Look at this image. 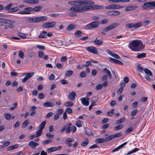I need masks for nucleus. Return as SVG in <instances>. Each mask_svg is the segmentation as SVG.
<instances>
[{
    "label": "nucleus",
    "mask_w": 155,
    "mask_h": 155,
    "mask_svg": "<svg viewBox=\"0 0 155 155\" xmlns=\"http://www.w3.org/2000/svg\"><path fill=\"white\" fill-rule=\"evenodd\" d=\"M34 74V72H31L25 74L26 76L25 78L22 80V82L23 83L25 82L27 80L31 78Z\"/></svg>",
    "instance_id": "nucleus-9"
},
{
    "label": "nucleus",
    "mask_w": 155,
    "mask_h": 155,
    "mask_svg": "<svg viewBox=\"0 0 155 155\" xmlns=\"http://www.w3.org/2000/svg\"><path fill=\"white\" fill-rule=\"evenodd\" d=\"M10 143L9 141H5L3 143V146L1 147L2 148L6 147L8 146Z\"/></svg>",
    "instance_id": "nucleus-51"
},
{
    "label": "nucleus",
    "mask_w": 155,
    "mask_h": 155,
    "mask_svg": "<svg viewBox=\"0 0 155 155\" xmlns=\"http://www.w3.org/2000/svg\"><path fill=\"white\" fill-rule=\"evenodd\" d=\"M111 56L117 59H119L120 58V57L117 54L115 53L114 52H113V54H112Z\"/></svg>",
    "instance_id": "nucleus-61"
},
{
    "label": "nucleus",
    "mask_w": 155,
    "mask_h": 155,
    "mask_svg": "<svg viewBox=\"0 0 155 155\" xmlns=\"http://www.w3.org/2000/svg\"><path fill=\"white\" fill-rule=\"evenodd\" d=\"M7 21H8V19L4 18H0V23H4L6 24V23H8Z\"/></svg>",
    "instance_id": "nucleus-36"
},
{
    "label": "nucleus",
    "mask_w": 155,
    "mask_h": 155,
    "mask_svg": "<svg viewBox=\"0 0 155 155\" xmlns=\"http://www.w3.org/2000/svg\"><path fill=\"white\" fill-rule=\"evenodd\" d=\"M139 150V149H138V148H135V149L132 150L128 152V153H127V154L129 155L132 154L133 153H135L138 150Z\"/></svg>",
    "instance_id": "nucleus-42"
},
{
    "label": "nucleus",
    "mask_w": 155,
    "mask_h": 155,
    "mask_svg": "<svg viewBox=\"0 0 155 155\" xmlns=\"http://www.w3.org/2000/svg\"><path fill=\"white\" fill-rule=\"evenodd\" d=\"M71 124L70 123L68 124L65 125L66 127V133L67 134L69 133L71 131Z\"/></svg>",
    "instance_id": "nucleus-16"
},
{
    "label": "nucleus",
    "mask_w": 155,
    "mask_h": 155,
    "mask_svg": "<svg viewBox=\"0 0 155 155\" xmlns=\"http://www.w3.org/2000/svg\"><path fill=\"white\" fill-rule=\"evenodd\" d=\"M91 101H92V102L89 107V110H91L93 106L96 105L95 102V101H93L92 100Z\"/></svg>",
    "instance_id": "nucleus-60"
},
{
    "label": "nucleus",
    "mask_w": 155,
    "mask_h": 155,
    "mask_svg": "<svg viewBox=\"0 0 155 155\" xmlns=\"http://www.w3.org/2000/svg\"><path fill=\"white\" fill-rule=\"evenodd\" d=\"M42 8V7L41 6H38L35 7L34 8H32V11H35V12H37L40 11L41 9Z\"/></svg>",
    "instance_id": "nucleus-25"
},
{
    "label": "nucleus",
    "mask_w": 155,
    "mask_h": 155,
    "mask_svg": "<svg viewBox=\"0 0 155 155\" xmlns=\"http://www.w3.org/2000/svg\"><path fill=\"white\" fill-rule=\"evenodd\" d=\"M53 103L49 102H47L43 104V106L45 107H52L54 106Z\"/></svg>",
    "instance_id": "nucleus-23"
},
{
    "label": "nucleus",
    "mask_w": 155,
    "mask_h": 155,
    "mask_svg": "<svg viewBox=\"0 0 155 155\" xmlns=\"http://www.w3.org/2000/svg\"><path fill=\"white\" fill-rule=\"evenodd\" d=\"M39 145V144L38 143L33 141H30L28 143V145L34 150H35L36 147Z\"/></svg>",
    "instance_id": "nucleus-13"
},
{
    "label": "nucleus",
    "mask_w": 155,
    "mask_h": 155,
    "mask_svg": "<svg viewBox=\"0 0 155 155\" xmlns=\"http://www.w3.org/2000/svg\"><path fill=\"white\" fill-rule=\"evenodd\" d=\"M42 130L40 129L37 131L35 134L36 137H38L40 136L42 134Z\"/></svg>",
    "instance_id": "nucleus-34"
},
{
    "label": "nucleus",
    "mask_w": 155,
    "mask_h": 155,
    "mask_svg": "<svg viewBox=\"0 0 155 155\" xmlns=\"http://www.w3.org/2000/svg\"><path fill=\"white\" fill-rule=\"evenodd\" d=\"M88 139H86L85 141L84 142H83L81 143V146L83 147L86 146L88 143Z\"/></svg>",
    "instance_id": "nucleus-53"
},
{
    "label": "nucleus",
    "mask_w": 155,
    "mask_h": 155,
    "mask_svg": "<svg viewBox=\"0 0 155 155\" xmlns=\"http://www.w3.org/2000/svg\"><path fill=\"white\" fill-rule=\"evenodd\" d=\"M8 21H7V23L6 24H9L8 27L10 28H13L14 27V26L12 25V24L15 22L13 20H10L8 19Z\"/></svg>",
    "instance_id": "nucleus-21"
},
{
    "label": "nucleus",
    "mask_w": 155,
    "mask_h": 155,
    "mask_svg": "<svg viewBox=\"0 0 155 155\" xmlns=\"http://www.w3.org/2000/svg\"><path fill=\"white\" fill-rule=\"evenodd\" d=\"M74 141V139L71 138H68L65 141V143L66 144H68Z\"/></svg>",
    "instance_id": "nucleus-37"
},
{
    "label": "nucleus",
    "mask_w": 155,
    "mask_h": 155,
    "mask_svg": "<svg viewBox=\"0 0 155 155\" xmlns=\"http://www.w3.org/2000/svg\"><path fill=\"white\" fill-rule=\"evenodd\" d=\"M127 143V142H126L119 146L118 147L115 148L112 150V152H114L118 150H119L124 147V146L126 145Z\"/></svg>",
    "instance_id": "nucleus-18"
},
{
    "label": "nucleus",
    "mask_w": 155,
    "mask_h": 155,
    "mask_svg": "<svg viewBox=\"0 0 155 155\" xmlns=\"http://www.w3.org/2000/svg\"><path fill=\"white\" fill-rule=\"evenodd\" d=\"M105 141H106L105 139L104 138H97L95 140V142L97 143H102Z\"/></svg>",
    "instance_id": "nucleus-26"
},
{
    "label": "nucleus",
    "mask_w": 155,
    "mask_h": 155,
    "mask_svg": "<svg viewBox=\"0 0 155 155\" xmlns=\"http://www.w3.org/2000/svg\"><path fill=\"white\" fill-rule=\"evenodd\" d=\"M146 79L150 81H153L154 79V78L153 77L151 71L148 69L146 68Z\"/></svg>",
    "instance_id": "nucleus-5"
},
{
    "label": "nucleus",
    "mask_w": 155,
    "mask_h": 155,
    "mask_svg": "<svg viewBox=\"0 0 155 155\" xmlns=\"http://www.w3.org/2000/svg\"><path fill=\"white\" fill-rule=\"evenodd\" d=\"M99 25V23L97 21H93L85 26L87 29H90L97 27Z\"/></svg>",
    "instance_id": "nucleus-4"
},
{
    "label": "nucleus",
    "mask_w": 155,
    "mask_h": 155,
    "mask_svg": "<svg viewBox=\"0 0 155 155\" xmlns=\"http://www.w3.org/2000/svg\"><path fill=\"white\" fill-rule=\"evenodd\" d=\"M106 9H114V4H111L106 6L105 7Z\"/></svg>",
    "instance_id": "nucleus-48"
},
{
    "label": "nucleus",
    "mask_w": 155,
    "mask_h": 155,
    "mask_svg": "<svg viewBox=\"0 0 155 155\" xmlns=\"http://www.w3.org/2000/svg\"><path fill=\"white\" fill-rule=\"evenodd\" d=\"M123 127V126L122 125H119L115 127L114 128L115 130H117L121 129Z\"/></svg>",
    "instance_id": "nucleus-55"
},
{
    "label": "nucleus",
    "mask_w": 155,
    "mask_h": 155,
    "mask_svg": "<svg viewBox=\"0 0 155 155\" xmlns=\"http://www.w3.org/2000/svg\"><path fill=\"white\" fill-rule=\"evenodd\" d=\"M74 105V103L71 101L67 102L65 104V106L66 107L73 106Z\"/></svg>",
    "instance_id": "nucleus-30"
},
{
    "label": "nucleus",
    "mask_w": 155,
    "mask_h": 155,
    "mask_svg": "<svg viewBox=\"0 0 155 155\" xmlns=\"http://www.w3.org/2000/svg\"><path fill=\"white\" fill-rule=\"evenodd\" d=\"M75 27V25L72 24H71L68 25L67 27V29L68 31H70L73 29Z\"/></svg>",
    "instance_id": "nucleus-29"
},
{
    "label": "nucleus",
    "mask_w": 155,
    "mask_h": 155,
    "mask_svg": "<svg viewBox=\"0 0 155 155\" xmlns=\"http://www.w3.org/2000/svg\"><path fill=\"white\" fill-rule=\"evenodd\" d=\"M114 138V135H111L106 137L105 139L106 141H108Z\"/></svg>",
    "instance_id": "nucleus-47"
},
{
    "label": "nucleus",
    "mask_w": 155,
    "mask_h": 155,
    "mask_svg": "<svg viewBox=\"0 0 155 155\" xmlns=\"http://www.w3.org/2000/svg\"><path fill=\"white\" fill-rule=\"evenodd\" d=\"M19 8L18 7L11 8L8 10V12L10 13L15 12L18 10Z\"/></svg>",
    "instance_id": "nucleus-27"
},
{
    "label": "nucleus",
    "mask_w": 155,
    "mask_h": 155,
    "mask_svg": "<svg viewBox=\"0 0 155 155\" xmlns=\"http://www.w3.org/2000/svg\"><path fill=\"white\" fill-rule=\"evenodd\" d=\"M94 4L93 1L91 0H85L86 5H91Z\"/></svg>",
    "instance_id": "nucleus-49"
},
{
    "label": "nucleus",
    "mask_w": 155,
    "mask_h": 155,
    "mask_svg": "<svg viewBox=\"0 0 155 155\" xmlns=\"http://www.w3.org/2000/svg\"><path fill=\"white\" fill-rule=\"evenodd\" d=\"M109 2H111L114 3L118 2H129L128 0H108Z\"/></svg>",
    "instance_id": "nucleus-24"
},
{
    "label": "nucleus",
    "mask_w": 155,
    "mask_h": 155,
    "mask_svg": "<svg viewBox=\"0 0 155 155\" xmlns=\"http://www.w3.org/2000/svg\"><path fill=\"white\" fill-rule=\"evenodd\" d=\"M133 130V128L132 127H130L127 128L125 131V132L126 133H130Z\"/></svg>",
    "instance_id": "nucleus-59"
},
{
    "label": "nucleus",
    "mask_w": 155,
    "mask_h": 155,
    "mask_svg": "<svg viewBox=\"0 0 155 155\" xmlns=\"http://www.w3.org/2000/svg\"><path fill=\"white\" fill-rule=\"evenodd\" d=\"M134 6H129L126 8L125 9V11H128L131 10H134Z\"/></svg>",
    "instance_id": "nucleus-50"
},
{
    "label": "nucleus",
    "mask_w": 155,
    "mask_h": 155,
    "mask_svg": "<svg viewBox=\"0 0 155 155\" xmlns=\"http://www.w3.org/2000/svg\"><path fill=\"white\" fill-rule=\"evenodd\" d=\"M93 41L96 45L98 46L101 45L103 43L102 40H101L100 39H97V38L94 41Z\"/></svg>",
    "instance_id": "nucleus-20"
},
{
    "label": "nucleus",
    "mask_w": 155,
    "mask_h": 155,
    "mask_svg": "<svg viewBox=\"0 0 155 155\" xmlns=\"http://www.w3.org/2000/svg\"><path fill=\"white\" fill-rule=\"evenodd\" d=\"M137 70L142 74L143 72L145 73V68H143L140 64H138L137 66Z\"/></svg>",
    "instance_id": "nucleus-17"
},
{
    "label": "nucleus",
    "mask_w": 155,
    "mask_h": 155,
    "mask_svg": "<svg viewBox=\"0 0 155 155\" xmlns=\"http://www.w3.org/2000/svg\"><path fill=\"white\" fill-rule=\"evenodd\" d=\"M81 31L78 30L76 31L75 33V35L78 37H80L81 35Z\"/></svg>",
    "instance_id": "nucleus-41"
},
{
    "label": "nucleus",
    "mask_w": 155,
    "mask_h": 155,
    "mask_svg": "<svg viewBox=\"0 0 155 155\" xmlns=\"http://www.w3.org/2000/svg\"><path fill=\"white\" fill-rule=\"evenodd\" d=\"M76 94L74 91H72L69 94L68 97L69 100L73 101L74 100Z\"/></svg>",
    "instance_id": "nucleus-14"
},
{
    "label": "nucleus",
    "mask_w": 155,
    "mask_h": 155,
    "mask_svg": "<svg viewBox=\"0 0 155 155\" xmlns=\"http://www.w3.org/2000/svg\"><path fill=\"white\" fill-rule=\"evenodd\" d=\"M56 22L55 21L47 22L43 24L42 26L43 28H52L56 25Z\"/></svg>",
    "instance_id": "nucleus-6"
},
{
    "label": "nucleus",
    "mask_w": 155,
    "mask_h": 155,
    "mask_svg": "<svg viewBox=\"0 0 155 155\" xmlns=\"http://www.w3.org/2000/svg\"><path fill=\"white\" fill-rule=\"evenodd\" d=\"M100 9L103 8L102 6L97 5L92 6H85L83 7L72 6L69 9L68 14L71 17H74L76 15L75 13L84 12L90 10Z\"/></svg>",
    "instance_id": "nucleus-1"
},
{
    "label": "nucleus",
    "mask_w": 155,
    "mask_h": 155,
    "mask_svg": "<svg viewBox=\"0 0 155 155\" xmlns=\"http://www.w3.org/2000/svg\"><path fill=\"white\" fill-rule=\"evenodd\" d=\"M73 71L71 70L67 71L65 72V76L67 77H69L73 74Z\"/></svg>",
    "instance_id": "nucleus-28"
},
{
    "label": "nucleus",
    "mask_w": 155,
    "mask_h": 155,
    "mask_svg": "<svg viewBox=\"0 0 155 155\" xmlns=\"http://www.w3.org/2000/svg\"><path fill=\"white\" fill-rule=\"evenodd\" d=\"M46 123V121H44L41 123L39 126V129L42 130L45 126Z\"/></svg>",
    "instance_id": "nucleus-32"
},
{
    "label": "nucleus",
    "mask_w": 155,
    "mask_h": 155,
    "mask_svg": "<svg viewBox=\"0 0 155 155\" xmlns=\"http://www.w3.org/2000/svg\"><path fill=\"white\" fill-rule=\"evenodd\" d=\"M82 122L81 120H78L76 121V125L77 127H80L82 126Z\"/></svg>",
    "instance_id": "nucleus-45"
},
{
    "label": "nucleus",
    "mask_w": 155,
    "mask_h": 155,
    "mask_svg": "<svg viewBox=\"0 0 155 155\" xmlns=\"http://www.w3.org/2000/svg\"><path fill=\"white\" fill-rule=\"evenodd\" d=\"M155 7V2H146V9H151Z\"/></svg>",
    "instance_id": "nucleus-10"
},
{
    "label": "nucleus",
    "mask_w": 155,
    "mask_h": 155,
    "mask_svg": "<svg viewBox=\"0 0 155 155\" xmlns=\"http://www.w3.org/2000/svg\"><path fill=\"white\" fill-rule=\"evenodd\" d=\"M114 9H118L122 8L123 7L120 5L114 4Z\"/></svg>",
    "instance_id": "nucleus-58"
},
{
    "label": "nucleus",
    "mask_w": 155,
    "mask_h": 155,
    "mask_svg": "<svg viewBox=\"0 0 155 155\" xmlns=\"http://www.w3.org/2000/svg\"><path fill=\"white\" fill-rule=\"evenodd\" d=\"M103 71H106V73L108 74L109 78L110 79L112 78V75L109 70L107 69L106 68H105L103 69Z\"/></svg>",
    "instance_id": "nucleus-33"
},
{
    "label": "nucleus",
    "mask_w": 155,
    "mask_h": 155,
    "mask_svg": "<svg viewBox=\"0 0 155 155\" xmlns=\"http://www.w3.org/2000/svg\"><path fill=\"white\" fill-rule=\"evenodd\" d=\"M102 87V85L101 84H99L95 87V89L97 90H100Z\"/></svg>",
    "instance_id": "nucleus-52"
},
{
    "label": "nucleus",
    "mask_w": 155,
    "mask_h": 155,
    "mask_svg": "<svg viewBox=\"0 0 155 155\" xmlns=\"http://www.w3.org/2000/svg\"><path fill=\"white\" fill-rule=\"evenodd\" d=\"M141 26V22H139L137 23L136 24L134 23H129L127 24L126 25V27L128 28H137L140 27Z\"/></svg>",
    "instance_id": "nucleus-7"
},
{
    "label": "nucleus",
    "mask_w": 155,
    "mask_h": 155,
    "mask_svg": "<svg viewBox=\"0 0 155 155\" xmlns=\"http://www.w3.org/2000/svg\"><path fill=\"white\" fill-rule=\"evenodd\" d=\"M46 136L48 137V138L51 139L53 138L54 135H51V134L48 133L46 134Z\"/></svg>",
    "instance_id": "nucleus-62"
},
{
    "label": "nucleus",
    "mask_w": 155,
    "mask_h": 155,
    "mask_svg": "<svg viewBox=\"0 0 155 155\" xmlns=\"http://www.w3.org/2000/svg\"><path fill=\"white\" fill-rule=\"evenodd\" d=\"M32 8L28 7L24 8L22 11H19L18 13L21 14H29L31 13L29 12H32Z\"/></svg>",
    "instance_id": "nucleus-8"
},
{
    "label": "nucleus",
    "mask_w": 155,
    "mask_h": 155,
    "mask_svg": "<svg viewBox=\"0 0 155 155\" xmlns=\"http://www.w3.org/2000/svg\"><path fill=\"white\" fill-rule=\"evenodd\" d=\"M13 4L12 3H10L8 4L7 5L4 7V9L5 10H9L10 9V8L12 7Z\"/></svg>",
    "instance_id": "nucleus-40"
},
{
    "label": "nucleus",
    "mask_w": 155,
    "mask_h": 155,
    "mask_svg": "<svg viewBox=\"0 0 155 155\" xmlns=\"http://www.w3.org/2000/svg\"><path fill=\"white\" fill-rule=\"evenodd\" d=\"M89 98L88 97L87 98H82L80 100L81 101L82 104L83 105L85 106H87L89 104Z\"/></svg>",
    "instance_id": "nucleus-12"
},
{
    "label": "nucleus",
    "mask_w": 155,
    "mask_h": 155,
    "mask_svg": "<svg viewBox=\"0 0 155 155\" xmlns=\"http://www.w3.org/2000/svg\"><path fill=\"white\" fill-rule=\"evenodd\" d=\"M29 124V122L28 120H25L22 123V127L23 128H25Z\"/></svg>",
    "instance_id": "nucleus-35"
},
{
    "label": "nucleus",
    "mask_w": 155,
    "mask_h": 155,
    "mask_svg": "<svg viewBox=\"0 0 155 155\" xmlns=\"http://www.w3.org/2000/svg\"><path fill=\"white\" fill-rule=\"evenodd\" d=\"M47 32L46 31H42L39 35L38 38H47Z\"/></svg>",
    "instance_id": "nucleus-22"
},
{
    "label": "nucleus",
    "mask_w": 155,
    "mask_h": 155,
    "mask_svg": "<svg viewBox=\"0 0 155 155\" xmlns=\"http://www.w3.org/2000/svg\"><path fill=\"white\" fill-rule=\"evenodd\" d=\"M18 36L22 38H26V35L25 34L22 33H18Z\"/></svg>",
    "instance_id": "nucleus-57"
},
{
    "label": "nucleus",
    "mask_w": 155,
    "mask_h": 155,
    "mask_svg": "<svg viewBox=\"0 0 155 155\" xmlns=\"http://www.w3.org/2000/svg\"><path fill=\"white\" fill-rule=\"evenodd\" d=\"M87 50L88 51L93 54H97L98 53V51L95 47H89L87 48Z\"/></svg>",
    "instance_id": "nucleus-11"
},
{
    "label": "nucleus",
    "mask_w": 155,
    "mask_h": 155,
    "mask_svg": "<svg viewBox=\"0 0 155 155\" xmlns=\"http://www.w3.org/2000/svg\"><path fill=\"white\" fill-rule=\"evenodd\" d=\"M4 116L6 119L8 120L10 119L11 116L10 114L7 113H5L4 114Z\"/></svg>",
    "instance_id": "nucleus-63"
},
{
    "label": "nucleus",
    "mask_w": 155,
    "mask_h": 155,
    "mask_svg": "<svg viewBox=\"0 0 155 155\" xmlns=\"http://www.w3.org/2000/svg\"><path fill=\"white\" fill-rule=\"evenodd\" d=\"M77 4H79L80 5H86L85 4V0H80L77 1Z\"/></svg>",
    "instance_id": "nucleus-38"
},
{
    "label": "nucleus",
    "mask_w": 155,
    "mask_h": 155,
    "mask_svg": "<svg viewBox=\"0 0 155 155\" xmlns=\"http://www.w3.org/2000/svg\"><path fill=\"white\" fill-rule=\"evenodd\" d=\"M120 12L117 11H114L112 12H110L108 13V14L110 16H117L119 15L120 14Z\"/></svg>",
    "instance_id": "nucleus-19"
},
{
    "label": "nucleus",
    "mask_w": 155,
    "mask_h": 155,
    "mask_svg": "<svg viewBox=\"0 0 155 155\" xmlns=\"http://www.w3.org/2000/svg\"><path fill=\"white\" fill-rule=\"evenodd\" d=\"M114 109H112L110 111H108L107 112V114L110 116H112L114 114Z\"/></svg>",
    "instance_id": "nucleus-46"
},
{
    "label": "nucleus",
    "mask_w": 155,
    "mask_h": 155,
    "mask_svg": "<svg viewBox=\"0 0 155 155\" xmlns=\"http://www.w3.org/2000/svg\"><path fill=\"white\" fill-rule=\"evenodd\" d=\"M124 119L123 118H120V119L117 120L116 122V124H120L124 122Z\"/></svg>",
    "instance_id": "nucleus-39"
},
{
    "label": "nucleus",
    "mask_w": 155,
    "mask_h": 155,
    "mask_svg": "<svg viewBox=\"0 0 155 155\" xmlns=\"http://www.w3.org/2000/svg\"><path fill=\"white\" fill-rule=\"evenodd\" d=\"M52 142L51 140V139L47 140H46L44 141L42 143L44 145L47 144L49 143H51Z\"/></svg>",
    "instance_id": "nucleus-56"
},
{
    "label": "nucleus",
    "mask_w": 155,
    "mask_h": 155,
    "mask_svg": "<svg viewBox=\"0 0 155 155\" xmlns=\"http://www.w3.org/2000/svg\"><path fill=\"white\" fill-rule=\"evenodd\" d=\"M145 57V53H143L142 54H138L137 56V58H144Z\"/></svg>",
    "instance_id": "nucleus-43"
},
{
    "label": "nucleus",
    "mask_w": 155,
    "mask_h": 155,
    "mask_svg": "<svg viewBox=\"0 0 155 155\" xmlns=\"http://www.w3.org/2000/svg\"><path fill=\"white\" fill-rule=\"evenodd\" d=\"M64 110L62 109H60L58 110L57 112V114L58 115L61 114L63 112Z\"/></svg>",
    "instance_id": "nucleus-64"
},
{
    "label": "nucleus",
    "mask_w": 155,
    "mask_h": 155,
    "mask_svg": "<svg viewBox=\"0 0 155 155\" xmlns=\"http://www.w3.org/2000/svg\"><path fill=\"white\" fill-rule=\"evenodd\" d=\"M79 76L81 78H84L86 77V75L84 71H83L80 73Z\"/></svg>",
    "instance_id": "nucleus-54"
},
{
    "label": "nucleus",
    "mask_w": 155,
    "mask_h": 155,
    "mask_svg": "<svg viewBox=\"0 0 155 155\" xmlns=\"http://www.w3.org/2000/svg\"><path fill=\"white\" fill-rule=\"evenodd\" d=\"M39 22L43 21L46 20L47 17L46 16H41L39 17Z\"/></svg>",
    "instance_id": "nucleus-31"
},
{
    "label": "nucleus",
    "mask_w": 155,
    "mask_h": 155,
    "mask_svg": "<svg viewBox=\"0 0 155 155\" xmlns=\"http://www.w3.org/2000/svg\"><path fill=\"white\" fill-rule=\"evenodd\" d=\"M118 23H113L105 28L103 30V31L101 32V34L103 35H105V32H106L109 31L113 29V28L117 27L119 25Z\"/></svg>",
    "instance_id": "nucleus-3"
},
{
    "label": "nucleus",
    "mask_w": 155,
    "mask_h": 155,
    "mask_svg": "<svg viewBox=\"0 0 155 155\" xmlns=\"http://www.w3.org/2000/svg\"><path fill=\"white\" fill-rule=\"evenodd\" d=\"M24 2L30 4H36L38 3V0H25L23 1Z\"/></svg>",
    "instance_id": "nucleus-15"
},
{
    "label": "nucleus",
    "mask_w": 155,
    "mask_h": 155,
    "mask_svg": "<svg viewBox=\"0 0 155 155\" xmlns=\"http://www.w3.org/2000/svg\"><path fill=\"white\" fill-rule=\"evenodd\" d=\"M24 55V53L22 51H20L18 53V56L19 58L21 59H22L23 58Z\"/></svg>",
    "instance_id": "nucleus-44"
},
{
    "label": "nucleus",
    "mask_w": 155,
    "mask_h": 155,
    "mask_svg": "<svg viewBox=\"0 0 155 155\" xmlns=\"http://www.w3.org/2000/svg\"><path fill=\"white\" fill-rule=\"evenodd\" d=\"M132 45H130L129 48L134 51H140L144 48L141 41L138 40H133L131 43Z\"/></svg>",
    "instance_id": "nucleus-2"
}]
</instances>
